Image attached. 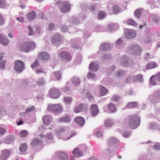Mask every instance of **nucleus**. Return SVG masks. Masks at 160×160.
I'll return each instance as SVG.
<instances>
[{
  "instance_id": "obj_31",
  "label": "nucleus",
  "mask_w": 160,
  "mask_h": 160,
  "mask_svg": "<svg viewBox=\"0 0 160 160\" xmlns=\"http://www.w3.org/2000/svg\"><path fill=\"white\" fill-rule=\"evenodd\" d=\"M28 147L25 143L22 144L19 148V150L21 152H24L27 149Z\"/></svg>"
},
{
  "instance_id": "obj_55",
  "label": "nucleus",
  "mask_w": 160,
  "mask_h": 160,
  "mask_svg": "<svg viewBox=\"0 0 160 160\" xmlns=\"http://www.w3.org/2000/svg\"><path fill=\"white\" fill-rule=\"evenodd\" d=\"M6 132V130L0 127V134L3 135Z\"/></svg>"
},
{
  "instance_id": "obj_63",
  "label": "nucleus",
  "mask_w": 160,
  "mask_h": 160,
  "mask_svg": "<svg viewBox=\"0 0 160 160\" xmlns=\"http://www.w3.org/2000/svg\"><path fill=\"white\" fill-rule=\"evenodd\" d=\"M146 26V23L145 22H143V25H141L139 26V29H141L143 27H145Z\"/></svg>"
},
{
  "instance_id": "obj_25",
  "label": "nucleus",
  "mask_w": 160,
  "mask_h": 160,
  "mask_svg": "<svg viewBox=\"0 0 160 160\" xmlns=\"http://www.w3.org/2000/svg\"><path fill=\"white\" fill-rule=\"evenodd\" d=\"M27 18L30 21L34 19L36 17V14L35 12H31L28 13L27 15Z\"/></svg>"
},
{
  "instance_id": "obj_11",
  "label": "nucleus",
  "mask_w": 160,
  "mask_h": 160,
  "mask_svg": "<svg viewBox=\"0 0 160 160\" xmlns=\"http://www.w3.org/2000/svg\"><path fill=\"white\" fill-rule=\"evenodd\" d=\"M90 110L91 114L95 116L98 112V109L97 106L96 104L92 105L90 108Z\"/></svg>"
},
{
  "instance_id": "obj_32",
  "label": "nucleus",
  "mask_w": 160,
  "mask_h": 160,
  "mask_svg": "<svg viewBox=\"0 0 160 160\" xmlns=\"http://www.w3.org/2000/svg\"><path fill=\"white\" fill-rule=\"evenodd\" d=\"M100 91L102 96L104 95L108 92V90L102 86H100Z\"/></svg>"
},
{
  "instance_id": "obj_18",
  "label": "nucleus",
  "mask_w": 160,
  "mask_h": 160,
  "mask_svg": "<svg viewBox=\"0 0 160 160\" xmlns=\"http://www.w3.org/2000/svg\"><path fill=\"white\" fill-rule=\"evenodd\" d=\"M100 48L104 51L108 50L110 49V44L109 43H102L100 46Z\"/></svg>"
},
{
  "instance_id": "obj_39",
  "label": "nucleus",
  "mask_w": 160,
  "mask_h": 160,
  "mask_svg": "<svg viewBox=\"0 0 160 160\" xmlns=\"http://www.w3.org/2000/svg\"><path fill=\"white\" fill-rule=\"evenodd\" d=\"M40 65L38 60L37 59L35 60L34 62L31 65V67L34 69L37 68Z\"/></svg>"
},
{
  "instance_id": "obj_44",
  "label": "nucleus",
  "mask_w": 160,
  "mask_h": 160,
  "mask_svg": "<svg viewBox=\"0 0 160 160\" xmlns=\"http://www.w3.org/2000/svg\"><path fill=\"white\" fill-rule=\"evenodd\" d=\"M87 77L88 79L94 78L95 77V75L94 74L89 72L88 74Z\"/></svg>"
},
{
  "instance_id": "obj_8",
  "label": "nucleus",
  "mask_w": 160,
  "mask_h": 160,
  "mask_svg": "<svg viewBox=\"0 0 160 160\" xmlns=\"http://www.w3.org/2000/svg\"><path fill=\"white\" fill-rule=\"evenodd\" d=\"M131 51L134 54L140 55L142 51V48L138 45L131 46L130 48Z\"/></svg>"
},
{
  "instance_id": "obj_9",
  "label": "nucleus",
  "mask_w": 160,
  "mask_h": 160,
  "mask_svg": "<svg viewBox=\"0 0 160 160\" xmlns=\"http://www.w3.org/2000/svg\"><path fill=\"white\" fill-rule=\"evenodd\" d=\"M11 154L10 150L5 149L1 151L0 159L1 160H7Z\"/></svg>"
},
{
  "instance_id": "obj_50",
  "label": "nucleus",
  "mask_w": 160,
  "mask_h": 160,
  "mask_svg": "<svg viewBox=\"0 0 160 160\" xmlns=\"http://www.w3.org/2000/svg\"><path fill=\"white\" fill-rule=\"evenodd\" d=\"M6 64V61H3L0 62V68L4 69L5 68Z\"/></svg>"
},
{
  "instance_id": "obj_29",
  "label": "nucleus",
  "mask_w": 160,
  "mask_h": 160,
  "mask_svg": "<svg viewBox=\"0 0 160 160\" xmlns=\"http://www.w3.org/2000/svg\"><path fill=\"white\" fill-rule=\"evenodd\" d=\"M157 64L155 62H151L148 63L147 65V69H150L156 67Z\"/></svg>"
},
{
  "instance_id": "obj_13",
  "label": "nucleus",
  "mask_w": 160,
  "mask_h": 160,
  "mask_svg": "<svg viewBox=\"0 0 160 160\" xmlns=\"http://www.w3.org/2000/svg\"><path fill=\"white\" fill-rule=\"evenodd\" d=\"M38 58L43 60H47L50 58V55L46 52H40L38 55Z\"/></svg>"
},
{
  "instance_id": "obj_49",
  "label": "nucleus",
  "mask_w": 160,
  "mask_h": 160,
  "mask_svg": "<svg viewBox=\"0 0 160 160\" xmlns=\"http://www.w3.org/2000/svg\"><path fill=\"white\" fill-rule=\"evenodd\" d=\"M35 72L37 74H39L42 73H44V70L42 68H39L36 69Z\"/></svg>"
},
{
  "instance_id": "obj_64",
  "label": "nucleus",
  "mask_w": 160,
  "mask_h": 160,
  "mask_svg": "<svg viewBox=\"0 0 160 160\" xmlns=\"http://www.w3.org/2000/svg\"><path fill=\"white\" fill-rule=\"evenodd\" d=\"M88 160H98V159L96 157H92L89 158Z\"/></svg>"
},
{
  "instance_id": "obj_23",
  "label": "nucleus",
  "mask_w": 160,
  "mask_h": 160,
  "mask_svg": "<svg viewBox=\"0 0 160 160\" xmlns=\"http://www.w3.org/2000/svg\"><path fill=\"white\" fill-rule=\"evenodd\" d=\"M108 108L112 113H113L116 111L117 108L116 106L112 103H110L109 104L108 106Z\"/></svg>"
},
{
  "instance_id": "obj_21",
  "label": "nucleus",
  "mask_w": 160,
  "mask_h": 160,
  "mask_svg": "<svg viewBox=\"0 0 160 160\" xmlns=\"http://www.w3.org/2000/svg\"><path fill=\"white\" fill-rule=\"evenodd\" d=\"M9 42V40L5 38L2 34H0V43L2 45H7Z\"/></svg>"
},
{
  "instance_id": "obj_59",
  "label": "nucleus",
  "mask_w": 160,
  "mask_h": 160,
  "mask_svg": "<svg viewBox=\"0 0 160 160\" xmlns=\"http://www.w3.org/2000/svg\"><path fill=\"white\" fill-rule=\"evenodd\" d=\"M122 42V41L121 39H119L116 42V43L117 45H120L121 44Z\"/></svg>"
},
{
  "instance_id": "obj_3",
  "label": "nucleus",
  "mask_w": 160,
  "mask_h": 160,
  "mask_svg": "<svg viewBox=\"0 0 160 160\" xmlns=\"http://www.w3.org/2000/svg\"><path fill=\"white\" fill-rule=\"evenodd\" d=\"M56 4L59 8L60 11L62 13H66L70 11V4L68 1L62 2L58 1L56 2Z\"/></svg>"
},
{
  "instance_id": "obj_10",
  "label": "nucleus",
  "mask_w": 160,
  "mask_h": 160,
  "mask_svg": "<svg viewBox=\"0 0 160 160\" xmlns=\"http://www.w3.org/2000/svg\"><path fill=\"white\" fill-rule=\"evenodd\" d=\"M52 117L51 116L45 115L42 118L43 122L45 125H48L52 120Z\"/></svg>"
},
{
  "instance_id": "obj_60",
  "label": "nucleus",
  "mask_w": 160,
  "mask_h": 160,
  "mask_svg": "<svg viewBox=\"0 0 160 160\" xmlns=\"http://www.w3.org/2000/svg\"><path fill=\"white\" fill-rule=\"evenodd\" d=\"M125 72L122 71H118V77H119L120 76L124 74Z\"/></svg>"
},
{
  "instance_id": "obj_17",
  "label": "nucleus",
  "mask_w": 160,
  "mask_h": 160,
  "mask_svg": "<svg viewBox=\"0 0 160 160\" xmlns=\"http://www.w3.org/2000/svg\"><path fill=\"white\" fill-rule=\"evenodd\" d=\"M75 121L80 126H83L85 123L84 119L81 117H76L75 118Z\"/></svg>"
},
{
  "instance_id": "obj_40",
  "label": "nucleus",
  "mask_w": 160,
  "mask_h": 160,
  "mask_svg": "<svg viewBox=\"0 0 160 160\" xmlns=\"http://www.w3.org/2000/svg\"><path fill=\"white\" fill-rule=\"evenodd\" d=\"M112 10L114 13H117L120 12L121 9L118 6L115 5L113 7Z\"/></svg>"
},
{
  "instance_id": "obj_22",
  "label": "nucleus",
  "mask_w": 160,
  "mask_h": 160,
  "mask_svg": "<svg viewBox=\"0 0 160 160\" xmlns=\"http://www.w3.org/2000/svg\"><path fill=\"white\" fill-rule=\"evenodd\" d=\"M98 66L97 64L95 63H91L89 65V69L92 71H96L98 70Z\"/></svg>"
},
{
  "instance_id": "obj_20",
  "label": "nucleus",
  "mask_w": 160,
  "mask_h": 160,
  "mask_svg": "<svg viewBox=\"0 0 160 160\" xmlns=\"http://www.w3.org/2000/svg\"><path fill=\"white\" fill-rule=\"evenodd\" d=\"M59 160H68L67 154L65 152H60L58 153Z\"/></svg>"
},
{
  "instance_id": "obj_1",
  "label": "nucleus",
  "mask_w": 160,
  "mask_h": 160,
  "mask_svg": "<svg viewBox=\"0 0 160 160\" xmlns=\"http://www.w3.org/2000/svg\"><path fill=\"white\" fill-rule=\"evenodd\" d=\"M36 47L34 42H26L22 43L19 46V51L24 52H28L33 50Z\"/></svg>"
},
{
  "instance_id": "obj_4",
  "label": "nucleus",
  "mask_w": 160,
  "mask_h": 160,
  "mask_svg": "<svg viewBox=\"0 0 160 160\" xmlns=\"http://www.w3.org/2000/svg\"><path fill=\"white\" fill-rule=\"evenodd\" d=\"M48 109L55 113H61L62 110V107L59 104H50L48 105Z\"/></svg>"
},
{
  "instance_id": "obj_57",
  "label": "nucleus",
  "mask_w": 160,
  "mask_h": 160,
  "mask_svg": "<svg viewBox=\"0 0 160 160\" xmlns=\"http://www.w3.org/2000/svg\"><path fill=\"white\" fill-rule=\"evenodd\" d=\"M54 26V24L53 23H50L49 25L48 29L49 30H52L53 27Z\"/></svg>"
},
{
  "instance_id": "obj_54",
  "label": "nucleus",
  "mask_w": 160,
  "mask_h": 160,
  "mask_svg": "<svg viewBox=\"0 0 160 160\" xmlns=\"http://www.w3.org/2000/svg\"><path fill=\"white\" fill-rule=\"evenodd\" d=\"M12 142V139L9 138H7L5 141V143L7 144H10Z\"/></svg>"
},
{
  "instance_id": "obj_41",
  "label": "nucleus",
  "mask_w": 160,
  "mask_h": 160,
  "mask_svg": "<svg viewBox=\"0 0 160 160\" xmlns=\"http://www.w3.org/2000/svg\"><path fill=\"white\" fill-rule=\"evenodd\" d=\"M54 75L58 80H59L61 79V74L60 71H57L54 72Z\"/></svg>"
},
{
  "instance_id": "obj_42",
  "label": "nucleus",
  "mask_w": 160,
  "mask_h": 160,
  "mask_svg": "<svg viewBox=\"0 0 160 160\" xmlns=\"http://www.w3.org/2000/svg\"><path fill=\"white\" fill-rule=\"evenodd\" d=\"M63 100L66 103H71L72 101V99L70 97H65Z\"/></svg>"
},
{
  "instance_id": "obj_27",
  "label": "nucleus",
  "mask_w": 160,
  "mask_h": 160,
  "mask_svg": "<svg viewBox=\"0 0 160 160\" xmlns=\"http://www.w3.org/2000/svg\"><path fill=\"white\" fill-rule=\"evenodd\" d=\"M71 80L72 82L75 86H78L81 82L79 78L76 77H73Z\"/></svg>"
},
{
  "instance_id": "obj_2",
  "label": "nucleus",
  "mask_w": 160,
  "mask_h": 160,
  "mask_svg": "<svg viewBox=\"0 0 160 160\" xmlns=\"http://www.w3.org/2000/svg\"><path fill=\"white\" fill-rule=\"evenodd\" d=\"M140 122V119L139 117L137 115L135 114L130 118L128 124L130 128L135 129L138 126Z\"/></svg>"
},
{
  "instance_id": "obj_6",
  "label": "nucleus",
  "mask_w": 160,
  "mask_h": 160,
  "mask_svg": "<svg viewBox=\"0 0 160 160\" xmlns=\"http://www.w3.org/2000/svg\"><path fill=\"white\" fill-rule=\"evenodd\" d=\"M49 94L50 98L53 99H56L60 97V92L57 88H53L50 89Z\"/></svg>"
},
{
  "instance_id": "obj_61",
  "label": "nucleus",
  "mask_w": 160,
  "mask_h": 160,
  "mask_svg": "<svg viewBox=\"0 0 160 160\" xmlns=\"http://www.w3.org/2000/svg\"><path fill=\"white\" fill-rule=\"evenodd\" d=\"M77 134V133L76 132H73L72 133V134L70 135V136H69V137L66 140L68 139H69L70 138H71L75 136Z\"/></svg>"
},
{
  "instance_id": "obj_14",
  "label": "nucleus",
  "mask_w": 160,
  "mask_h": 160,
  "mask_svg": "<svg viewBox=\"0 0 160 160\" xmlns=\"http://www.w3.org/2000/svg\"><path fill=\"white\" fill-rule=\"evenodd\" d=\"M136 36V32L133 30H130L126 32L125 34L126 37L128 39L134 38Z\"/></svg>"
},
{
  "instance_id": "obj_37",
  "label": "nucleus",
  "mask_w": 160,
  "mask_h": 160,
  "mask_svg": "<svg viewBox=\"0 0 160 160\" xmlns=\"http://www.w3.org/2000/svg\"><path fill=\"white\" fill-rule=\"evenodd\" d=\"M28 134V132L25 130H22L19 132V135L21 138L26 137Z\"/></svg>"
},
{
  "instance_id": "obj_52",
  "label": "nucleus",
  "mask_w": 160,
  "mask_h": 160,
  "mask_svg": "<svg viewBox=\"0 0 160 160\" xmlns=\"http://www.w3.org/2000/svg\"><path fill=\"white\" fill-rule=\"evenodd\" d=\"M120 99V97L118 96H115L112 98V99L114 101H118Z\"/></svg>"
},
{
  "instance_id": "obj_47",
  "label": "nucleus",
  "mask_w": 160,
  "mask_h": 160,
  "mask_svg": "<svg viewBox=\"0 0 160 160\" xmlns=\"http://www.w3.org/2000/svg\"><path fill=\"white\" fill-rule=\"evenodd\" d=\"M153 148L154 149L157 150H160V145L159 143H156L153 147Z\"/></svg>"
},
{
  "instance_id": "obj_46",
  "label": "nucleus",
  "mask_w": 160,
  "mask_h": 160,
  "mask_svg": "<svg viewBox=\"0 0 160 160\" xmlns=\"http://www.w3.org/2000/svg\"><path fill=\"white\" fill-rule=\"evenodd\" d=\"M4 23V20L2 14H0V25H3Z\"/></svg>"
},
{
  "instance_id": "obj_33",
  "label": "nucleus",
  "mask_w": 160,
  "mask_h": 160,
  "mask_svg": "<svg viewBox=\"0 0 160 160\" xmlns=\"http://www.w3.org/2000/svg\"><path fill=\"white\" fill-rule=\"evenodd\" d=\"M142 11V10L138 9L136 10L134 12V15L137 18H139L141 16Z\"/></svg>"
},
{
  "instance_id": "obj_53",
  "label": "nucleus",
  "mask_w": 160,
  "mask_h": 160,
  "mask_svg": "<svg viewBox=\"0 0 160 160\" xmlns=\"http://www.w3.org/2000/svg\"><path fill=\"white\" fill-rule=\"evenodd\" d=\"M109 141L110 142L114 143V142H117V140L116 139L114 138H111L109 139Z\"/></svg>"
},
{
  "instance_id": "obj_5",
  "label": "nucleus",
  "mask_w": 160,
  "mask_h": 160,
  "mask_svg": "<svg viewBox=\"0 0 160 160\" xmlns=\"http://www.w3.org/2000/svg\"><path fill=\"white\" fill-rule=\"evenodd\" d=\"M14 67L16 71L21 72L24 69V64L22 61L18 60L15 62Z\"/></svg>"
},
{
  "instance_id": "obj_34",
  "label": "nucleus",
  "mask_w": 160,
  "mask_h": 160,
  "mask_svg": "<svg viewBox=\"0 0 160 160\" xmlns=\"http://www.w3.org/2000/svg\"><path fill=\"white\" fill-rule=\"evenodd\" d=\"M8 4L5 0H0V8H7Z\"/></svg>"
},
{
  "instance_id": "obj_19",
  "label": "nucleus",
  "mask_w": 160,
  "mask_h": 160,
  "mask_svg": "<svg viewBox=\"0 0 160 160\" xmlns=\"http://www.w3.org/2000/svg\"><path fill=\"white\" fill-rule=\"evenodd\" d=\"M72 153L74 156L77 158H79L82 155V152L78 148H76L72 151Z\"/></svg>"
},
{
  "instance_id": "obj_12",
  "label": "nucleus",
  "mask_w": 160,
  "mask_h": 160,
  "mask_svg": "<svg viewBox=\"0 0 160 160\" xmlns=\"http://www.w3.org/2000/svg\"><path fill=\"white\" fill-rule=\"evenodd\" d=\"M87 108V106L83 104H80L79 106H76L74 108V112L78 113L82 111Z\"/></svg>"
},
{
  "instance_id": "obj_28",
  "label": "nucleus",
  "mask_w": 160,
  "mask_h": 160,
  "mask_svg": "<svg viewBox=\"0 0 160 160\" xmlns=\"http://www.w3.org/2000/svg\"><path fill=\"white\" fill-rule=\"evenodd\" d=\"M126 22L127 24L128 25H130L134 27L137 26V23L132 19H128Z\"/></svg>"
},
{
  "instance_id": "obj_35",
  "label": "nucleus",
  "mask_w": 160,
  "mask_h": 160,
  "mask_svg": "<svg viewBox=\"0 0 160 160\" xmlns=\"http://www.w3.org/2000/svg\"><path fill=\"white\" fill-rule=\"evenodd\" d=\"M104 124L107 127H111L113 125V123L111 120L108 119L105 121Z\"/></svg>"
},
{
  "instance_id": "obj_24",
  "label": "nucleus",
  "mask_w": 160,
  "mask_h": 160,
  "mask_svg": "<svg viewBox=\"0 0 160 160\" xmlns=\"http://www.w3.org/2000/svg\"><path fill=\"white\" fill-rule=\"evenodd\" d=\"M42 140L37 138L33 139L31 143V144L32 147H34L37 145H39L42 143Z\"/></svg>"
},
{
  "instance_id": "obj_16",
  "label": "nucleus",
  "mask_w": 160,
  "mask_h": 160,
  "mask_svg": "<svg viewBox=\"0 0 160 160\" xmlns=\"http://www.w3.org/2000/svg\"><path fill=\"white\" fill-rule=\"evenodd\" d=\"M71 120L70 117L68 115L61 117L58 119V121L59 122H69Z\"/></svg>"
},
{
  "instance_id": "obj_58",
  "label": "nucleus",
  "mask_w": 160,
  "mask_h": 160,
  "mask_svg": "<svg viewBox=\"0 0 160 160\" xmlns=\"http://www.w3.org/2000/svg\"><path fill=\"white\" fill-rule=\"evenodd\" d=\"M96 136L97 137L100 138L102 137V133L100 132H98L96 133Z\"/></svg>"
},
{
  "instance_id": "obj_7",
  "label": "nucleus",
  "mask_w": 160,
  "mask_h": 160,
  "mask_svg": "<svg viewBox=\"0 0 160 160\" xmlns=\"http://www.w3.org/2000/svg\"><path fill=\"white\" fill-rule=\"evenodd\" d=\"M58 55L60 58L67 62L70 61L72 58L70 54L67 52L63 51L59 52Z\"/></svg>"
},
{
  "instance_id": "obj_62",
  "label": "nucleus",
  "mask_w": 160,
  "mask_h": 160,
  "mask_svg": "<svg viewBox=\"0 0 160 160\" xmlns=\"http://www.w3.org/2000/svg\"><path fill=\"white\" fill-rule=\"evenodd\" d=\"M17 19L20 22H22L24 21L23 18H17Z\"/></svg>"
},
{
  "instance_id": "obj_51",
  "label": "nucleus",
  "mask_w": 160,
  "mask_h": 160,
  "mask_svg": "<svg viewBox=\"0 0 160 160\" xmlns=\"http://www.w3.org/2000/svg\"><path fill=\"white\" fill-rule=\"evenodd\" d=\"M155 78L156 80L160 82V72L156 75Z\"/></svg>"
},
{
  "instance_id": "obj_15",
  "label": "nucleus",
  "mask_w": 160,
  "mask_h": 160,
  "mask_svg": "<svg viewBox=\"0 0 160 160\" xmlns=\"http://www.w3.org/2000/svg\"><path fill=\"white\" fill-rule=\"evenodd\" d=\"M61 40V36L58 33H56L51 38V41L52 43H55L59 42Z\"/></svg>"
},
{
  "instance_id": "obj_45",
  "label": "nucleus",
  "mask_w": 160,
  "mask_h": 160,
  "mask_svg": "<svg viewBox=\"0 0 160 160\" xmlns=\"http://www.w3.org/2000/svg\"><path fill=\"white\" fill-rule=\"evenodd\" d=\"M35 109V107L33 106L31 108H27L25 110V113H27L29 112H31L33 110H34Z\"/></svg>"
},
{
  "instance_id": "obj_30",
  "label": "nucleus",
  "mask_w": 160,
  "mask_h": 160,
  "mask_svg": "<svg viewBox=\"0 0 160 160\" xmlns=\"http://www.w3.org/2000/svg\"><path fill=\"white\" fill-rule=\"evenodd\" d=\"M138 104L136 102H131L128 103L126 106V108L128 109H130L136 107Z\"/></svg>"
},
{
  "instance_id": "obj_48",
  "label": "nucleus",
  "mask_w": 160,
  "mask_h": 160,
  "mask_svg": "<svg viewBox=\"0 0 160 160\" xmlns=\"http://www.w3.org/2000/svg\"><path fill=\"white\" fill-rule=\"evenodd\" d=\"M28 28L29 30V33L28 35H33V30L32 28L31 27V26H29L28 27Z\"/></svg>"
},
{
  "instance_id": "obj_56",
  "label": "nucleus",
  "mask_w": 160,
  "mask_h": 160,
  "mask_svg": "<svg viewBox=\"0 0 160 160\" xmlns=\"http://www.w3.org/2000/svg\"><path fill=\"white\" fill-rule=\"evenodd\" d=\"M68 29V27L67 26H64L62 27L61 30L62 32H66Z\"/></svg>"
},
{
  "instance_id": "obj_36",
  "label": "nucleus",
  "mask_w": 160,
  "mask_h": 160,
  "mask_svg": "<svg viewBox=\"0 0 160 160\" xmlns=\"http://www.w3.org/2000/svg\"><path fill=\"white\" fill-rule=\"evenodd\" d=\"M65 130V127H59L56 130V133L59 134L61 133L64 132Z\"/></svg>"
},
{
  "instance_id": "obj_38",
  "label": "nucleus",
  "mask_w": 160,
  "mask_h": 160,
  "mask_svg": "<svg viewBox=\"0 0 160 160\" xmlns=\"http://www.w3.org/2000/svg\"><path fill=\"white\" fill-rule=\"evenodd\" d=\"M106 16V14L104 12L100 11L98 12V18L99 20H101L104 18Z\"/></svg>"
},
{
  "instance_id": "obj_43",
  "label": "nucleus",
  "mask_w": 160,
  "mask_h": 160,
  "mask_svg": "<svg viewBox=\"0 0 160 160\" xmlns=\"http://www.w3.org/2000/svg\"><path fill=\"white\" fill-rule=\"evenodd\" d=\"M155 79L154 76H152L150 78V82L151 84L153 85H156V82L155 81Z\"/></svg>"
},
{
  "instance_id": "obj_26",
  "label": "nucleus",
  "mask_w": 160,
  "mask_h": 160,
  "mask_svg": "<svg viewBox=\"0 0 160 160\" xmlns=\"http://www.w3.org/2000/svg\"><path fill=\"white\" fill-rule=\"evenodd\" d=\"M121 64L122 66L127 67L128 65V59L126 56H123L121 59Z\"/></svg>"
}]
</instances>
